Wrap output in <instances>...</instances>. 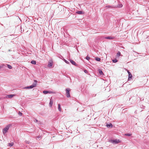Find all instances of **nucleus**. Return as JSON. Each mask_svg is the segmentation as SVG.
<instances>
[{
  "label": "nucleus",
  "instance_id": "obj_18",
  "mask_svg": "<svg viewBox=\"0 0 149 149\" xmlns=\"http://www.w3.org/2000/svg\"><path fill=\"white\" fill-rule=\"evenodd\" d=\"M95 60L97 61H100V58L98 57H96L95 58Z\"/></svg>",
  "mask_w": 149,
  "mask_h": 149
},
{
  "label": "nucleus",
  "instance_id": "obj_26",
  "mask_svg": "<svg viewBox=\"0 0 149 149\" xmlns=\"http://www.w3.org/2000/svg\"><path fill=\"white\" fill-rule=\"evenodd\" d=\"M90 57H88V56H87L86 57V59L88 60H89V59H90Z\"/></svg>",
  "mask_w": 149,
  "mask_h": 149
},
{
  "label": "nucleus",
  "instance_id": "obj_11",
  "mask_svg": "<svg viewBox=\"0 0 149 149\" xmlns=\"http://www.w3.org/2000/svg\"><path fill=\"white\" fill-rule=\"evenodd\" d=\"M76 13L77 14L81 15L84 14V13L81 11H78L76 12Z\"/></svg>",
  "mask_w": 149,
  "mask_h": 149
},
{
  "label": "nucleus",
  "instance_id": "obj_1",
  "mask_svg": "<svg viewBox=\"0 0 149 149\" xmlns=\"http://www.w3.org/2000/svg\"><path fill=\"white\" fill-rule=\"evenodd\" d=\"M12 125L10 124L7 126L3 130V133L4 135L9 130V128Z\"/></svg>",
  "mask_w": 149,
  "mask_h": 149
},
{
  "label": "nucleus",
  "instance_id": "obj_5",
  "mask_svg": "<svg viewBox=\"0 0 149 149\" xmlns=\"http://www.w3.org/2000/svg\"><path fill=\"white\" fill-rule=\"evenodd\" d=\"M34 83H33V84L30 86L31 88H33L34 87H35L37 85V81L36 80H34Z\"/></svg>",
  "mask_w": 149,
  "mask_h": 149
},
{
  "label": "nucleus",
  "instance_id": "obj_15",
  "mask_svg": "<svg viewBox=\"0 0 149 149\" xmlns=\"http://www.w3.org/2000/svg\"><path fill=\"white\" fill-rule=\"evenodd\" d=\"M58 109L59 111H61V107L60 104H58Z\"/></svg>",
  "mask_w": 149,
  "mask_h": 149
},
{
  "label": "nucleus",
  "instance_id": "obj_27",
  "mask_svg": "<svg viewBox=\"0 0 149 149\" xmlns=\"http://www.w3.org/2000/svg\"><path fill=\"white\" fill-rule=\"evenodd\" d=\"M18 114L20 116H21L22 115V113L20 111L19 112Z\"/></svg>",
  "mask_w": 149,
  "mask_h": 149
},
{
  "label": "nucleus",
  "instance_id": "obj_21",
  "mask_svg": "<svg viewBox=\"0 0 149 149\" xmlns=\"http://www.w3.org/2000/svg\"><path fill=\"white\" fill-rule=\"evenodd\" d=\"M132 134L129 133H127L125 134V135L126 136H130Z\"/></svg>",
  "mask_w": 149,
  "mask_h": 149
},
{
  "label": "nucleus",
  "instance_id": "obj_23",
  "mask_svg": "<svg viewBox=\"0 0 149 149\" xmlns=\"http://www.w3.org/2000/svg\"><path fill=\"white\" fill-rule=\"evenodd\" d=\"M48 91H43V93L44 94H47L48 93Z\"/></svg>",
  "mask_w": 149,
  "mask_h": 149
},
{
  "label": "nucleus",
  "instance_id": "obj_14",
  "mask_svg": "<svg viewBox=\"0 0 149 149\" xmlns=\"http://www.w3.org/2000/svg\"><path fill=\"white\" fill-rule=\"evenodd\" d=\"M132 74L130 73L129 74L128 76V80H130L132 78Z\"/></svg>",
  "mask_w": 149,
  "mask_h": 149
},
{
  "label": "nucleus",
  "instance_id": "obj_13",
  "mask_svg": "<svg viewBox=\"0 0 149 149\" xmlns=\"http://www.w3.org/2000/svg\"><path fill=\"white\" fill-rule=\"evenodd\" d=\"M106 126L108 128L111 127H112V124L110 123L109 124H107Z\"/></svg>",
  "mask_w": 149,
  "mask_h": 149
},
{
  "label": "nucleus",
  "instance_id": "obj_32",
  "mask_svg": "<svg viewBox=\"0 0 149 149\" xmlns=\"http://www.w3.org/2000/svg\"><path fill=\"white\" fill-rule=\"evenodd\" d=\"M128 73V74H129L130 73L129 71H127Z\"/></svg>",
  "mask_w": 149,
  "mask_h": 149
},
{
  "label": "nucleus",
  "instance_id": "obj_20",
  "mask_svg": "<svg viewBox=\"0 0 149 149\" xmlns=\"http://www.w3.org/2000/svg\"><path fill=\"white\" fill-rule=\"evenodd\" d=\"M13 143H8V146H10V147H11L13 145Z\"/></svg>",
  "mask_w": 149,
  "mask_h": 149
},
{
  "label": "nucleus",
  "instance_id": "obj_22",
  "mask_svg": "<svg viewBox=\"0 0 149 149\" xmlns=\"http://www.w3.org/2000/svg\"><path fill=\"white\" fill-rule=\"evenodd\" d=\"M120 55V52H118L117 54V56H119Z\"/></svg>",
  "mask_w": 149,
  "mask_h": 149
},
{
  "label": "nucleus",
  "instance_id": "obj_24",
  "mask_svg": "<svg viewBox=\"0 0 149 149\" xmlns=\"http://www.w3.org/2000/svg\"><path fill=\"white\" fill-rule=\"evenodd\" d=\"M112 61L113 62V63H116L117 62V60L116 59H113V60H112Z\"/></svg>",
  "mask_w": 149,
  "mask_h": 149
},
{
  "label": "nucleus",
  "instance_id": "obj_30",
  "mask_svg": "<svg viewBox=\"0 0 149 149\" xmlns=\"http://www.w3.org/2000/svg\"><path fill=\"white\" fill-rule=\"evenodd\" d=\"M34 121L35 122H37L38 120L36 119H35V120H34Z\"/></svg>",
  "mask_w": 149,
  "mask_h": 149
},
{
  "label": "nucleus",
  "instance_id": "obj_12",
  "mask_svg": "<svg viewBox=\"0 0 149 149\" xmlns=\"http://www.w3.org/2000/svg\"><path fill=\"white\" fill-rule=\"evenodd\" d=\"M98 72L101 75H103L104 74L103 73L102 70L100 69H99L98 70Z\"/></svg>",
  "mask_w": 149,
  "mask_h": 149
},
{
  "label": "nucleus",
  "instance_id": "obj_6",
  "mask_svg": "<svg viewBox=\"0 0 149 149\" xmlns=\"http://www.w3.org/2000/svg\"><path fill=\"white\" fill-rule=\"evenodd\" d=\"M70 62L73 65H75V66H77V64L75 63V62H74V61H73L72 60H70Z\"/></svg>",
  "mask_w": 149,
  "mask_h": 149
},
{
  "label": "nucleus",
  "instance_id": "obj_4",
  "mask_svg": "<svg viewBox=\"0 0 149 149\" xmlns=\"http://www.w3.org/2000/svg\"><path fill=\"white\" fill-rule=\"evenodd\" d=\"M53 64V62L52 60H49L48 63V67L50 68H52Z\"/></svg>",
  "mask_w": 149,
  "mask_h": 149
},
{
  "label": "nucleus",
  "instance_id": "obj_31",
  "mask_svg": "<svg viewBox=\"0 0 149 149\" xmlns=\"http://www.w3.org/2000/svg\"><path fill=\"white\" fill-rule=\"evenodd\" d=\"M40 137V136H38L37 137V138L38 139Z\"/></svg>",
  "mask_w": 149,
  "mask_h": 149
},
{
  "label": "nucleus",
  "instance_id": "obj_19",
  "mask_svg": "<svg viewBox=\"0 0 149 149\" xmlns=\"http://www.w3.org/2000/svg\"><path fill=\"white\" fill-rule=\"evenodd\" d=\"M7 65L8 68L9 69H11L12 68V66L11 65L8 64H7Z\"/></svg>",
  "mask_w": 149,
  "mask_h": 149
},
{
  "label": "nucleus",
  "instance_id": "obj_17",
  "mask_svg": "<svg viewBox=\"0 0 149 149\" xmlns=\"http://www.w3.org/2000/svg\"><path fill=\"white\" fill-rule=\"evenodd\" d=\"M31 87V86H27V87H25L23 88L26 89H32Z\"/></svg>",
  "mask_w": 149,
  "mask_h": 149
},
{
  "label": "nucleus",
  "instance_id": "obj_3",
  "mask_svg": "<svg viewBox=\"0 0 149 149\" xmlns=\"http://www.w3.org/2000/svg\"><path fill=\"white\" fill-rule=\"evenodd\" d=\"M70 89L69 88H67L66 89V96L68 97H70Z\"/></svg>",
  "mask_w": 149,
  "mask_h": 149
},
{
  "label": "nucleus",
  "instance_id": "obj_16",
  "mask_svg": "<svg viewBox=\"0 0 149 149\" xmlns=\"http://www.w3.org/2000/svg\"><path fill=\"white\" fill-rule=\"evenodd\" d=\"M31 63L35 65L36 63V61L34 60H32L31 61Z\"/></svg>",
  "mask_w": 149,
  "mask_h": 149
},
{
  "label": "nucleus",
  "instance_id": "obj_28",
  "mask_svg": "<svg viewBox=\"0 0 149 149\" xmlns=\"http://www.w3.org/2000/svg\"><path fill=\"white\" fill-rule=\"evenodd\" d=\"M84 72L86 73H88V71L86 70H84Z\"/></svg>",
  "mask_w": 149,
  "mask_h": 149
},
{
  "label": "nucleus",
  "instance_id": "obj_9",
  "mask_svg": "<svg viewBox=\"0 0 149 149\" xmlns=\"http://www.w3.org/2000/svg\"><path fill=\"white\" fill-rule=\"evenodd\" d=\"M15 95L14 94H10L9 95H7L6 96L7 98H10L13 97V96Z\"/></svg>",
  "mask_w": 149,
  "mask_h": 149
},
{
  "label": "nucleus",
  "instance_id": "obj_10",
  "mask_svg": "<svg viewBox=\"0 0 149 149\" xmlns=\"http://www.w3.org/2000/svg\"><path fill=\"white\" fill-rule=\"evenodd\" d=\"M105 38L108 39H113L114 38V37L109 36L106 37Z\"/></svg>",
  "mask_w": 149,
  "mask_h": 149
},
{
  "label": "nucleus",
  "instance_id": "obj_8",
  "mask_svg": "<svg viewBox=\"0 0 149 149\" xmlns=\"http://www.w3.org/2000/svg\"><path fill=\"white\" fill-rule=\"evenodd\" d=\"M53 100L51 99L50 100V102L49 103V106L50 107H52L53 104Z\"/></svg>",
  "mask_w": 149,
  "mask_h": 149
},
{
  "label": "nucleus",
  "instance_id": "obj_2",
  "mask_svg": "<svg viewBox=\"0 0 149 149\" xmlns=\"http://www.w3.org/2000/svg\"><path fill=\"white\" fill-rule=\"evenodd\" d=\"M109 141L113 144H117L118 143L120 142V141L119 140L116 139H111L109 140Z\"/></svg>",
  "mask_w": 149,
  "mask_h": 149
},
{
  "label": "nucleus",
  "instance_id": "obj_29",
  "mask_svg": "<svg viewBox=\"0 0 149 149\" xmlns=\"http://www.w3.org/2000/svg\"><path fill=\"white\" fill-rule=\"evenodd\" d=\"M48 93H52V92L50 91H48Z\"/></svg>",
  "mask_w": 149,
  "mask_h": 149
},
{
  "label": "nucleus",
  "instance_id": "obj_7",
  "mask_svg": "<svg viewBox=\"0 0 149 149\" xmlns=\"http://www.w3.org/2000/svg\"><path fill=\"white\" fill-rule=\"evenodd\" d=\"M105 8L107 9L109 8H115V6H105Z\"/></svg>",
  "mask_w": 149,
  "mask_h": 149
},
{
  "label": "nucleus",
  "instance_id": "obj_25",
  "mask_svg": "<svg viewBox=\"0 0 149 149\" xmlns=\"http://www.w3.org/2000/svg\"><path fill=\"white\" fill-rule=\"evenodd\" d=\"M64 61L66 63L68 64H69V62L68 61H67L65 59H64Z\"/></svg>",
  "mask_w": 149,
  "mask_h": 149
}]
</instances>
